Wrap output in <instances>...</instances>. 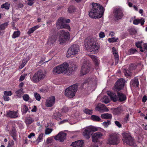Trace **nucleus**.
<instances>
[{
	"instance_id": "obj_1",
	"label": "nucleus",
	"mask_w": 147,
	"mask_h": 147,
	"mask_svg": "<svg viewBox=\"0 0 147 147\" xmlns=\"http://www.w3.org/2000/svg\"><path fill=\"white\" fill-rule=\"evenodd\" d=\"M92 8L89 12V16L92 18H99L103 15L105 9L99 3H92Z\"/></svg>"
},
{
	"instance_id": "obj_2",
	"label": "nucleus",
	"mask_w": 147,
	"mask_h": 147,
	"mask_svg": "<svg viewBox=\"0 0 147 147\" xmlns=\"http://www.w3.org/2000/svg\"><path fill=\"white\" fill-rule=\"evenodd\" d=\"M84 43L88 51L95 53L98 51L99 47L95 38L89 36L85 40Z\"/></svg>"
},
{
	"instance_id": "obj_3",
	"label": "nucleus",
	"mask_w": 147,
	"mask_h": 147,
	"mask_svg": "<svg viewBox=\"0 0 147 147\" xmlns=\"http://www.w3.org/2000/svg\"><path fill=\"white\" fill-rule=\"evenodd\" d=\"M69 66V64L65 62L63 64L54 67L53 69V73L55 75L61 73L68 75V69Z\"/></svg>"
},
{
	"instance_id": "obj_4",
	"label": "nucleus",
	"mask_w": 147,
	"mask_h": 147,
	"mask_svg": "<svg viewBox=\"0 0 147 147\" xmlns=\"http://www.w3.org/2000/svg\"><path fill=\"white\" fill-rule=\"evenodd\" d=\"M46 75V72L42 70H39L35 72L30 78L34 83H37L43 80L45 78Z\"/></svg>"
},
{
	"instance_id": "obj_5",
	"label": "nucleus",
	"mask_w": 147,
	"mask_h": 147,
	"mask_svg": "<svg viewBox=\"0 0 147 147\" xmlns=\"http://www.w3.org/2000/svg\"><path fill=\"white\" fill-rule=\"evenodd\" d=\"M78 86L76 84L67 88L65 90V95L69 98H73L78 90Z\"/></svg>"
},
{
	"instance_id": "obj_6",
	"label": "nucleus",
	"mask_w": 147,
	"mask_h": 147,
	"mask_svg": "<svg viewBox=\"0 0 147 147\" xmlns=\"http://www.w3.org/2000/svg\"><path fill=\"white\" fill-rule=\"evenodd\" d=\"M119 142V135L116 133H113L109 134L107 143L110 145H117Z\"/></svg>"
},
{
	"instance_id": "obj_7",
	"label": "nucleus",
	"mask_w": 147,
	"mask_h": 147,
	"mask_svg": "<svg viewBox=\"0 0 147 147\" xmlns=\"http://www.w3.org/2000/svg\"><path fill=\"white\" fill-rule=\"evenodd\" d=\"M79 51V49L78 45H72L69 48L67 53L66 56L67 57H73V56L77 54Z\"/></svg>"
},
{
	"instance_id": "obj_8",
	"label": "nucleus",
	"mask_w": 147,
	"mask_h": 147,
	"mask_svg": "<svg viewBox=\"0 0 147 147\" xmlns=\"http://www.w3.org/2000/svg\"><path fill=\"white\" fill-rule=\"evenodd\" d=\"M123 140L124 143H125L130 146L134 145V139L130 134L125 133L123 134Z\"/></svg>"
},
{
	"instance_id": "obj_9",
	"label": "nucleus",
	"mask_w": 147,
	"mask_h": 147,
	"mask_svg": "<svg viewBox=\"0 0 147 147\" xmlns=\"http://www.w3.org/2000/svg\"><path fill=\"white\" fill-rule=\"evenodd\" d=\"M57 39V35L56 29H52L50 31L49 36L48 40L47 43L49 45H53Z\"/></svg>"
},
{
	"instance_id": "obj_10",
	"label": "nucleus",
	"mask_w": 147,
	"mask_h": 147,
	"mask_svg": "<svg viewBox=\"0 0 147 147\" xmlns=\"http://www.w3.org/2000/svg\"><path fill=\"white\" fill-rule=\"evenodd\" d=\"M97 130L98 128L97 127L90 126L87 127L84 130L83 134L86 139H88L90 138L92 132L96 131Z\"/></svg>"
},
{
	"instance_id": "obj_11",
	"label": "nucleus",
	"mask_w": 147,
	"mask_h": 147,
	"mask_svg": "<svg viewBox=\"0 0 147 147\" xmlns=\"http://www.w3.org/2000/svg\"><path fill=\"white\" fill-rule=\"evenodd\" d=\"M65 21L63 18H60L57 22L56 26L57 28H66L69 30L70 31V27L68 24L65 23Z\"/></svg>"
},
{
	"instance_id": "obj_12",
	"label": "nucleus",
	"mask_w": 147,
	"mask_h": 147,
	"mask_svg": "<svg viewBox=\"0 0 147 147\" xmlns=\"http://www.w3.org/2000/svg\"><path fill=\"white\" fill-rule=\"evenodd\" d=\"M125 82L123 79H119L115 84L114 90L118 92L122 89L123 88Z\"/></svg>"
},
{
	"instance_id": "obj_13",
	"label": "nucleus",
	"mask_w": 147,
	"mask_h": 147,
	"mask_svg": "<svg viewBox=\"0 0 147 147\" xmlns=\"http://www.w3.org/2000/svg\"><path fill=\"white\" fill-rule=\"evenodd\" d=\"M90 64L88 61L83 62L81 69V74L84 75L88 73L90 70Z\"/></svg>"
},
{
	"instance_id": "obj_14",
	"label": "nucleus",
	"mask_w": 147,
	"mask_h": 147,
	"mask_svg": "<svg viewBox=\"0 0 147 147\" xmlns=\"http://www.w3.org/2000/svg\"><path fill=\"white\" fill-rule=\"evenodd\" d=\"M113 13L115 20L121 19L123 16V10L120 7L115 8L113 10Z\"/></svg>"
},
{
	"instance_id": "obj_15",
	"label": "nucleus",
	"mask_w": 147,
	"mask_h": 147,
	"mask_svg": "<svg viewBox=\"0 0 147 147\" xmlns=\"http://www.w3.org/2000/svg\"><path fill=\"white\" fill-rule=\"evenodd\" d=\"M66 135L65 133L60 132L54 137V138L56 140H59L62 142L65 139Z\"/></svg>"
},
{
	"instance_id": "obj_16",
	"label": "nucleus",
	"mask_w": 147,
	"mask_h": 147,
	"mask_svg": "<svg viewBox=\"0 0 147 147\" xmlns=\"http://www.w3.org/2000/svg\"><path fill=\"white\" fill-rule=\"evenodd\" d=\"M55 97L53 96H51L47 99L45 105L48 107L52 106L55 103Z\"/></svg>"
},
{
	"instance_id": "obj_17",
	"label": "nucleus",
	"mask_w": 147,
	"mask_h": 147,
	"mask_svg": "<svg viewBox=\"0 0 147 147\" xmlns=\"http://www.w3.org/2000/svg\"><path fill=\"white\" fill-rule=\"evenodd\" d=\"M103 135V134L100 132L94 133L92 136V141L94 142H97L98 139L101 138Z\"/></svg>"
},
{
	"instance_id": "obj_18",
	"label": "nucleus",
	"mask_w": 147,
	"mask_h": 147,
	"mask_svg": "<svg viewBox=\"0 0 147 147\" xmlns=\"http://www.w3.org/2000/svg\"><path fill=\"white\" fill-rule=\"evenodd\" d=\"M96 109L100 112H108L109 111V109L105 105L101 103L99 104L96 107Z\"/></svg>"
},
{
	"instance_id": "obj_19",
	"label": "nucleus",
	"mask_w": 147,
	"mask_h": 147,
	"mask_svg": "<svg viewBox=\"0 0 147 147\" xmlns=\"http://www.w3.org/2000/svg\"><path fill=\"white\" fill-rule=\"evenodd\" d=\"M84 142L82 140H80L73 142L71 146L73 147H82L84 146Z\"/></svg>"
},
{
	"instance_id": "obj_20",
	"label": "nucleus",
	"mask_w": 147,
	"mask_h": 147,
	"mask_svg": "<svg viewBox=\"0 0 147 147\" xmlns=\"http://www.w3.org/2000/svg\"><path fill=\"white\" fill-rule=\"evenodd\" d=\"M59 35L61 37H64L68 40H69L70 35L68 31H65L64 30H61L59 31Z\"/></svg>"
},
{
	"instance_id": "obj_21",
	"label": "nucleus",
	"mask_w": 147,
	"mask_h": 147,
	"mask_svg": "<svg viewBox=\"0 0 147 147\" xmlns=\"http://www.w3.org/2000/svg\"><path fill=\"white\" fill-rule=\"evenodd\" d=\"M107 94L110 97L111 100L114 102L118 100V97L116 93L111 92H107Z\"/></svg>"
},
{
	"instance_id": "obj_22",
	"label": "nucleus",
	"mask_w": 147,
	"mask_h": 147,
	"mask_svg": "<svg viewBox=\"0 0 147 147\" xmlns=\"http://www.w3.org/2000/svg\"><path fill=\"white\" fill-rule=\"evenodd\" d=\"M90 57L94 62L96 69H98L99 63L98 58L97 57L92 55H90Z\"/></svg>"
},
{
	"instance_id": "obj_23",
	"label": "nucleus",
	"mask_w": 147,
	"mask_h": 147,
	"mask_svg": "<svg viewBox=\"0 0 147 147\" xmlns=\"http://www.w3.org/2000/svg\"><path fill=\"white\" fill-rule=\"evenodd\" d=\"M112 52L115 57V65H116L118 62L119 59V55L118 52L117 51L115 48L113 47L112 49Z\"/></svg>"
},
{
	"instance_id": "obj_24",
	"label": "nucleus",
	"mask_w": 147,
	"mask_h": 147,
	"mask_svg": "<svg viewBox=\"0 0 147 147\" xmlns=\"http://www.w3.org/2000/svg\"><path fill=\"white\" fill-rule=\"evenodd\" d=\"M77 66L76 65L73 64L71 66L69 67H68V75L72 74V73L75 71L76 69H77Z\"/></svg>"
},
{
	"instance_id": "obj_25",
	"label": "nucleus",
	"mask_w": 147,
	"mask_h": 147,
	"mask_svg": "<svg viewBox=\"0 0 147 147\" xmlns=\"http://www.w3.org/2000/svg\"><path fill=\"white\" fill-rule=\"evenodd\" d=\"M17 114V113L16 112L10 111L7 113V116L8 117L14 118L18 117Z\"/></svg>"
},
{
	"instance_id": "obj_26",
	"label": "nucleus",
	"mask_w": 147,
	"mask_h": 147,
	"mask_svg": "<svg viewBox=\"0 0 147 147\" xmlns=\"http://www.w3.org/2000/svg\"><path fill=\"white\" fill-rule=\"evenodd\" d=\"M117 94L120 101H123L126 99V96L122 93L117 92Z\"/></svg>"
},
{
	"instance_id": "obj_27",
	"label": "nucleus",
	"mask_w": 147,
	"mask_h": 147,
	"mask_svg": "<svg viewBox=\"0 0 147 147\" xmlns=\"http://www.w3.org/2000/svg\"><path fill=\"white\" fill-rule=\"evenodd\" d=\"M30 59V58L29 56H28L26 58L24 59L22 61V63L19 66V68L20 69L22 68Z\"/></svg>"
},
{
	"instance_id": "obj_28",
	"label": "nucleus",
	"mask_w": 147,
	"mask_h": 147,
	"mask_svg": "<svg viewBox=\"0 0 147 147\" xmlns=\"http://www.w3.org/2000/svg\"><path fill=\"white\" fill-rule=\"evenodd\" d=\"M112 110L113 114L115 115H118L121 113L122 112V110L121 107H118L112 109Z\"/></svg>"
},
{
	"instance_id": "obj_29",
	"label": "nucleus",
	"mask_w": 147,
	"mask_h": 147,
	"mask_svg": "<svg viewBox=\"0 0 147 147\" xmlns=\"http://www.w3.org/2000/svg\"><path fill=\"white\" fill-rule=\"evenodd\" d=\"M130 85L133 86L138 87L139 85V82L138 79L137 78H135L134 79L131 80L130 83Z\"/></svg>"
},
{
	"instance_id": "obj_30",
	"label": "nucleus",
	"mask_w": 147,
	"mask_h": 147,
	"mask_svg": "<svg viewBox=\"0 0 147 147\" xmlns=\"http://www.w3.org/2000/svg\"><path fill=\"white\" fill-rule=\"evenodd\" d=\"M101 117L102 119H109L112 118V115L111 114L105 113L102 114L101 115Z\"/></svg>"
},
{
	"instance_id": "obj_31",
	"label": "nucleus",
	"mask_w": 147,
	"mask_h": 147,
	"mask_svg": "<svg viewBox=\"0 0 147 147\" xmlns=\"http://www.w3.org/2000/svg\"><path fill=\"white\" fill-rule=\"evenodd\" d=\"M144 19L142 18L140 19H135L133 21V23L135 25H137L140 23L142 25L144 24Z\"/></svg>"
},
{
	"instance_id": "obj_32",
	"label": "nucleus",
	"mask_w": 147,
	"mask_h": 147,
	"mask_svg": "<svg viewBox=\"0 0 147 147\" xmlns=\"http://www.w3.org/2000/svg\"><path fill=\"white\" fill-rule=\"evenodd\" d=\"M40 27V26L37 25L32 28H30L27 32V33L28 34H30L31 33H32L34 31H35L36 29Z\"/></svg>"
},
{
	"instance_id": "obj_33",
	"label": "nucleus",
	"mask_w": 147,
	"mask_h": 147,
	"mask_svg": "<svg viewBox=\"0 0 147 147\" xmlns=\"http://www.w3.org/2000/svg\"><path fill=\"white\" fill-rule=\"evenodd\" d=\"M90 119L93 121H99L101 120V119L99 117L94 115L91 116Z\"/></svg>"
},
{
	"instance_id": "obj_34",
	"label": "nucleus",
	"mask_w": 147,
	"mask_h": 147,
	"mask_svg": "<svg viewBox=\"0 0 147 147\" xmlns=\"http://www.w3.org/2000/svg\"><path fill=\"white\" fill-rule=\"evenodd\" d=\"M34 121V119L31 118H26L25 121V122L27 125H29L32 123Z\"/></svg>"
},
{
	"instance_id": "obj_35",
	"label": "nucleus",
	"mask_w": 147,
	"mask_h": 147,
	"mask_svg": "<svg viewBox=\"0 0 147 147\" xmlns=\"http://www.w3.org/2000/svg\"><path fill=\"white\" fill-rule=\"evenodd\" d=\"M61 114L58 112L54 114L53 116V118L54 119H55L57 120L61 119L60 117H61Z\"/></svg>"
},
{
	"instance_id": "obj_36",
	"label": "nucleus",
	"mask_w": 147,
	"mask_h": 147,
	"mask_svg": "<svg viewBox=\"0 0 147 147\" xmlns=\"http://www.w3.org/2000/svg\"><path fill=\"white\" fill-rule=\"evenodd\" d=\"M20 32L19 31H15L12 36V37L13 38H15L18 37L20 36Z\"/></svg>"
},
{
	"instance_id": "obj_37",
	"label": "nucleus",
	"mask_w": 147,
	"mask_h": 147,
	"mask_svg": "<svg viewBox=\"0 0 147 147\" xmlns=\"http://www.w3.org/2000/svg\"><path fill=\"white\" fill-rule=\"evenodd\" d=\"M101 101L102 102H104L105 104H107L109 102V100L108 97L107 96H104L101 99Z\"/></svg>"
},
{
	"instance_id": "obj_38",
	"label": "nucleus",
	"mask_w": 147,
	"mask_h": 147,
	"mask_svg": "<svg viewBox=\"0 0 147 147\" xmlns=\"http://www.w3.org/2000/svg\"><path fill=\"white\" fill-rule=\"evenodd\" d=\"M10 4L7 2L5 3L4 4H3L1 6V7L2 8H4L6 9H9Z\"/></svg>"
},
{
	"instance_id": "obj_39",
	"label": "nucleus",
	"mask_w": 147,
	"mask_h": 147,
	"mask_svg": "<svg viewBox=\"0 0 147 147\" xmlns=\"http://www.w3.org/2000/svg\"><path fill=\"white\" fill-rule=\"evenodd\" d=\"M68 40L65 38L64 37H61V36H60V37L59 39V41L60 42V44H62L64 43Z\"/></svg>"
},
{
	"instance_id": "obj_40",
	"label": "nucleus",
	"mask_w": 147,
	"mask_h": 147,
	"mask_svg": "<svg viewBox=\"0 0 147 147\" xmlns=\"http://www.w3.org/2000/svg\"><path fill=\"white\" fill-rule=\"evenodd\" d=\"M8 23L6 22L0 25V34H1V30H4L7 26Z\"/></svg>"
},
{
	"instance_id": "obj_41",
	"label": "nucleus",
	"mask_w": 147,
	"mask_h": 147,
	"mask_svg": "<svg viewBox=\"0 0 147 147\" xmlns=\"http://www.w3.org/2000/svg\"><path fill=\"white\" fill-rule=\"evenodd\" d=\"M137 66L136 63H131L129 65V68L130 70L136 69Z\"/></svg>"
},
{
	"instance_id": "obj_42",
	"label": "nucleus",
	"mask_w": 147,
	"mask_h": 147,
	"mask_svg": "<svg viewBox=\"0 0 147 147\" xmlns=\"http://www.w3.org/2000/svg\"><path fill=\"white\" fill-rule=\"evenodd\" d=\"M123 72L126 76L128 77L131 74V72L126 69H124Z\"/></svg>"
},
{
	"instance_id": "obj_43",
	"label": "nucleus",
	"mask_w": 147,
	"mask_h": 147,
	"mask_svg": "<svg viewBox=\"0 0 147 147\" xmlns=\"http://www.w3.org/2000/svg\"><path fill=\"white\" fill-rule=\"evenodd\" d=\"M84 112L86 114L89 115H92L93 113L92 110H89L88 109H85L84 110Z\"/></svg>"
},
{
	"instance_id": "obj_44",
	"label": "nucleus",
	"mask_w": 147,
	"mask_h": 147,
	"mask_svg": "<svg viewBox=\"0 0 147 147\" xmlns=\"http://www.w3.org/2000/svg\"><path fill=\"white\" fill-rule=\"evenodd\" d=\"M43 136V134H41L39 135V136L36 140V142H37V144H38L39 142H40L41 140H42Z\"/></svg>"
},
{
	"instance_id": "obj_45",
	"label": "nucleus",
	"mask_w": 147,
	"mask_h": 147,
	"mask_svg": "<svg viewBox=\"0 0 147 147\" xmlns=\"http://www.w3.org/2000/svg\"><path fill=\"white\" fill-rule=\"evenodd\" d=\"M34 96L37 100L38 101L40 100L41 98V97L39 94L35 92L34 93Z\"/></svg>"
},
{
	"instance_id": "obj_46",
	"label": "nucleus",
	"mask_w": 147,
	"mask_h": 147,
	"mask_svg": "<svg viewBox=\"0 0 147 147\" xmlns=\"http://www.w3.org/2000/svg\"><path fill=\"white\" fill-rule=\"evenodd\" d=\"M95 80H94L93 81V82L92 83V84L91 85V81L88 84L89 85V86H91L92 87H95L96 86V84L97 82V80L96 78L95 77Z\"/></svg>"
},
{
	"instance_id": "obj_47",
	"label": "nucleus",
	"mask_w": 147,
	"mask_h": 147,
	"mask_svg": "<svg viewBox=\"0 0 147 147\" xmlns=\"http://www.w3.org/2000/svg\"><path fill=\"white\" fill-rule=\"evenodd\" d=\"M118 38L113 37L108 39V40L110 42H114L117 41Z\"/></svg>"
},
{
	"instance_id": "obj_48",
	"label": "nucleus",
	"mask_w": 147,
	"mask_h": 147,
	"mask_svg": "<svg viewBox=\"0 0 147 147\" xmlns=\"http://www.w3.org/2000/svg\"><path fill=\"white\" fill-rule=\"evenodd\" d=\"M137 52V50L134 49H130L128 51V53L129 54H133Z\"/></svg>"
},
{
	"instance_id": "obj_49",
	"label": "nucleus",
	"mask_w": 147,
	"mask_h": 147,
	"mask_svg": "<svg viewBox=\"0 0 147 147\" xmlns=\"http://www.w3.org/2000/svg\"><path fill=\"white\" fill-rule=\"evenodd\" d=\"M23 99L25 101H27L29 99V95L27 94H25L22 96Z\"/></svg>"
},
{
	"instance_id": "obj_50",
	"label": "nucleus",
	"mask_w": 147,
	"mask_h": 147,
	"mask_svg": "<svg viewBox=\"0 0 147 147\" xmlns=\"http://www.w3.org/2000/svg\"><path fill=\"white\" fill-rule=\"evenodd\" d=\"M130 34L131 35H134L136 34L137 32L136 30L134 28H131L129 31Z\"/></svg>"
},
{
	"instance_id": "obj_51",
	"label": "nucleus",
	"mask_w": 147,
	"mask_h": 147,
	"mask_svg": "<svg viewBox=\"0 0 147 147\" xmlns=\"http://www.w3.org/2000/svg\"><path fill=\"white\" fill-rule=\"evenodd\" d=\"M68 10L69 13H72L74 12L76 10V8L74 7L71 6L69 7Z\"/></svg>"
},
{
	"instance_id": "obj_52",
	"label": "nucleus",
	"mask_w": 147,
	"mask_h": 147,
	"mask_svg": "<svg viewBox=\"0 0 147 147\" xmlns=\"http://www.w3.org/2000/svg\"><path fill=\"white\" fill-rule=\"evenodd\" d=\"M53 140V137H50L47 139L46 142L47 144H49L52 142Z\"/></svg>"
},
{
	"instance_id": "obj_53",
	"label": "nucleus",
	"mask_w": 147,
	"mask_h": 147,
	"mask_svg": "<svg viewBox=\"0 0 147 147\" xmlns=\"http://www.w3.org/2000/svg\"><path fill=\"white\" fill-rule=\"evenodd\" d=\"M111 124V122L110 121L107 120L106 122H104L103 123V125L106 127H108V125Z\"/></svg>"
},
{
	"instance_id": "obj_54",
	"label": "nucleus",
	"mask_w": 147,
	"mask_h": 147,
	"mask_svg": "<svg viewBox=\"0 0 147 147\" xmlns=\"http://www.w3.org/2000/svg\"><path fill=\"white\" fill-rule=\"evenodd\" d=\"M53 129L49 128H47L45 130V133L46 134H50L52 131Z\"/></svg>"
},
{
	"instance_id": "obj_55",
	"label": "nucleus",
	"mask_w": 147,
	"mask_h": 147,
	"mask_svg": "<svg viewBox=\"0 0 147 147\" xmlns=\"http://www.w3.org/2000/svg\"><path fill=\"white\" fill-rule=\"evenodd\" d=\"M15 93L17 94H23L24 92L23 91V90L22 88H21L20 89L16 91Z\"/></svg>"
},
{
	"instance_id": "obj_56",
	"label": "nucleus",
	"mask_w": 147,
	"mask_h": 147,
	"mask_svg": "<svg viewBox=\"0 0 147 147\" xmlns=\"http://www.w3.org/2000/svg\"><path fill=\"white\" fill-rule=\"evenodd\" d=\"M28 109L27 107L25 105H24V107L23 108V113H26L28 111Z\"/></svg>"
},
{
	"instance_id": "obj_57",
	"label": "nucleus",
	"mask_w": 147,
	"mask_h": 147,
	"mask_svg": "<svg viewBox=\"0 0 147 147\" xmlns=\"http://www.w3.org/2000/svg\"><path fill=\"white\" fill-rule=\"evenodd\" d=\"M4 94L5 96H11L12 94V93L11 91H5L4 92Z\"/></svg>"
},
{
	"instance_id": "obj_58",
	"label": "nucleus",
	"mask_w": 147,
	"mask_h": 147,
	"mask_svg": "<svg viewBox=\"0 0 147 147\" xmlns=\"http://www.w3.org/2000/svg\"><path fill=\"white\" fill-rule=\"evenodd\" d=\"M11 135L12 136H16V131L15 129H13L11 132Z\"/></svg>"
},
{
	"instance_id": "obj_59",
	"label": "nucleus",
	"mask_w": 147,
	"mask_h": 147,
	"mask_svg": "<svg viewBox=\"0 0 147 147\" xmlns=\"http://www.w3.org/2000/svg\"><path fill=\"white\" fill-rule=\"evenodd\" d=\"M27 74H24L23 75H21L20 78L19 80L20 81L23 80L25 78V77L26 76Z\"/></svg>"
},
{
	"instance_id": "obj_60",
	"label": "nucleus",
	"mask_w": 147,
	"mask_h": 147,
	"mask_svg": "<svg viewBox=\"0 0 147 147\" xmlns=\"http://www.w3.org/2000/svg\"><path fill=\"white\" fill-rule=\"evenodd\" d=\"M115 124L119 128L121 127L122 125L118 121H115Z\"/></svg>"
},
{
	"instance_id": "obj_61",
	"label": "nucleus",
	"mask_w": 147,
	"mask_h": 147,
	"mask_svg": "<svg viewBox=\"0 0 147 147\" xmlns=\"http://www.w3.org/2000/svg\"><path fill=\"white\" fill-rule=\"evenodd\" d=\"M105 35L104 32H100L99 34V36L100 38H103L105 37Z\"/></svg>"
},
{
	"instance_id": "obj_62",
	"label": "nucleus",
	"mask_w": 147,
	"mask_h": 147,
	"mask_svg": "<svg viewBox=\"0 0 147 147\" xmlns=\"http://www.w3.org/2000/svg\"><path fill=\"white\" fill-rule=\"evenodd\" d=\"M129 116V114H127L126 115V117L124 118V121L127 122V121L128 120V118Z\"/></svg>"
},
{
	"instance_id": "obj_63",
	"label": "nucleus",
	"mask_w": 147,
	"mask_h": 147,
	"mask_svg": "<svg viewBox=\"0 0 147 147\" xmlns=\"http://www.w3.org/2000/svg\"><path fill=\"white\" fill-rule=\"evenodd\" d=\"M35 134L34 133H31L28 136V138H31L32 136H34Z\"/></svg>"
},
{
	"instance_id": "obj_64",
	"label": "nucleus",
	"mask_w": 147,
	"mask_h": 147,
	"mask_svg": "<svg viewBox=\"0 0 147 147\" xmlns=\"http://www.w3.org/2000/svg\"><path fill=\"white\" fill-rule=\"evenodd\" d=\"M136 45L137 48H140L141 46V43L140 42H137L136 43Z\"/></svg>"
}]
</instances>
